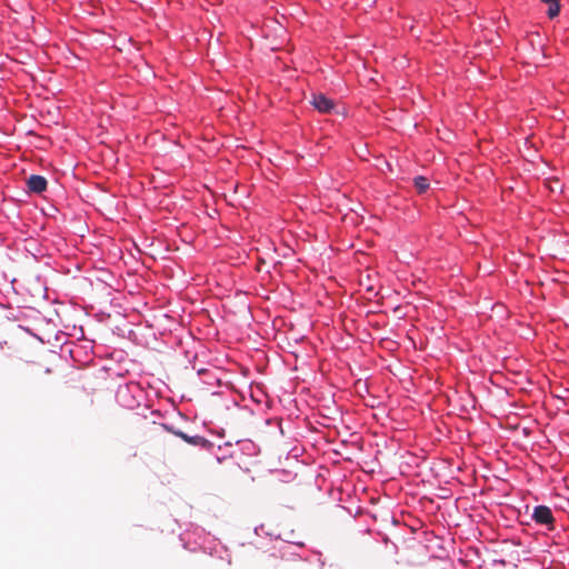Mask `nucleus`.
I'll list each match as a JSON object with an SVG mask.
<instances>
[{
	"label": "nucleus",
	"instance_id": "obj_3",
	"mask_svg": "<svg viewBox=\"0 0 569 569\" xmlns=\"http://www.w3.org/2000/svg\"><path fill=\"white\" fill-rule=\"evenodd\" d=\"M28 191L32 193H41L47 189V179L39 174H31L27 181Z\"/></svg>",
	"mask_w": 569,
	"mask_h": 569
},
{
	"label": "nucleus",
	"instance_id": "obj_1",
	"mask_svg": "<svg viewBox=\"0 0 569 569\" xmlns=\"http://www.w3.org/2000/svg\"><path fill=\"white\" fill-rule=\"evenodd\" d=\"M532 519L539 525L547 526L549 530L553 529L555 518L551 509L547 506L535 507Z\"/></svg>",
	"mask_w": 569,
	"mask_h": 569
},
{
	"label": "nucleus",
	"instance_id": "obj_2",
	"mask_svg": "<svg viewBox=\"0 0 569 569\" xmlns=\"http://www.w3.org/2000/svg\"><path fill=\"white\" fill-rule=\"evenodd\" d=\"M310 103L322 113H329L335 108V101L322 93H313Z\"/></svg>",
	"mask_w": 569,
	"mask_h": 569
},
{
	"label": "nucleus",
	"instance_id": "obj_6",
	"mask_svg": "<svg viewBox=\"0 0 569 569\" xmlns=\"http://www.w3.org/2000/svg\"><path fill=\"white\" fill-rule=\"evenodd\" d=\"M413 183H415V187L417 188L419 193L426 192L428 190V188H429L428 179L422 177V176L416 177L413 179Z\"/></svg>",
	"mask_w": 569,
	"mask_h": 569
},
{
	"label": "nucleus",
	"instance_id": "obj_5",
	"mask_svg": "<svg viewBox=\"0 0 569 569\" xmlns=\"http://www.w3.org/2000/svg\"><path fill=\"white\" fill-rule=\"evenodd\" d=\"M542 2L549 4V9L547 11V14L549 18H555L559 14L560 6L558 0H541Z\"/></svg>",
	"mask_w": 569,
	"mask_h": 569
},
{
	"label": "nucleus",
	"instance_id": "obj_4",
	"mask_svg": "<svg viewBox=\"0 0 569 569\" xmlns=\"http://www.w3.org/2000/svg\"><path fill=\"white\" fill-rule=\"evenodd\" d=\"M173 433L177 437L184 440L187 443L192 445V446L207 447L209 445V441L204 437H201L198 435L197 436H188L187 433H184L180 430L173 431Z\"/></svg>",
	"mask_w": 569,
	"mask_h": 569
}]
</instances>
